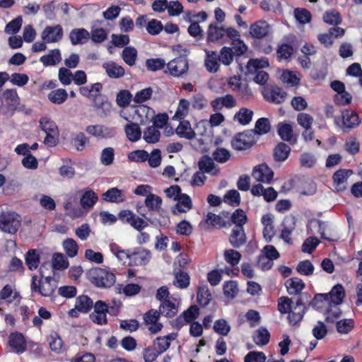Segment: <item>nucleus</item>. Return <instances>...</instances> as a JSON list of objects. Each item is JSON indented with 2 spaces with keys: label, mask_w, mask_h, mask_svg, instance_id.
Returning a JSON list of instances; mask_svg holds the SVG:
<instances>
[{
  "label": "nucleus",
  "mask_w": 362,
  "mask_h": 362,
  "mask_svg": "<svg viewBox=\"0 0 362 362\" xmlns=\"http://www.w3.org/2000/svg\"><path fill=\"white\" fill-rule=\"evenodd\" d=\"M237 36H240L238 30L233 27L224 28L217 23H210L206 32V41L208 42L226 43Z\"/></svg>",
  "instance_id": "f257e3e1"
},
{
  "label": "nucleus",
  "mask_w": 362,
  "mask_h": 362,
  "mask_svg": "<svg viewBox=\"0 0 362 362\" xmlns=\"http://www.w3.org/2000/svg\"><path fill=\"white\" fill-rule=\"evenodd\" d=\"M86 275L89 281L100 288H110L116 282V276L113 272L100 267L89 269Z\"/></svg>",
  "instance_id": "f03ea898"
},
{
  "label": "nucleus",
  "mask_w": 362,
  "mask_h": 362,
  "mask_svg": "<svg viewBox=\"0 0 362 362\" xmlns=\"http://www.w3.org/2000/svg\"><path fill=\"white\" fill-rule=\"evenodd\" d=\"M57 285L49 276L46 277L43 281H37L36 275L32 276L31 290L33 292L39 293L45 297H49L54 294Z\"/></svg>",
  "instance_id": "7ed1b4c3"
},
{
  "label": "nucleus",
  "mask_w": 362,
  "mask_h": 362,
  "mask_svg": "<svg viewBox=\"0 0 362 362\" xmlns=\"http://www.w3.org/2000/svg\"><path fill=\"white\" fill-rule=\"evenodd\" d=\"M21 224V216L15 212H3L0 215V228L10 234H15Z\"/></svg>",
  "instance_id": "20e7f679"
},
{
  "label": "nucleus",
  "mask_w": 362,
  "mask_h": 362,
  "mask_svg": "<svg viewBox=\"0 0 362 362\" xmlns=\"http://www.w3.org/2000/svg\"><path fill=\"white\" fill-rule=\"evenodd\" d=\"M256 143L253 130H248L236 134L231 141L233 148L237 151L246 150Z\"/></svg>",
  "instance_id": "39448f33"
},
{
  "label": "nucleus",
  "mask_w": 362,
  "mask_h": 362,
  "mask_svg": "<svg viewBox=\"0 0 362 362\" xmlns=\"http://www.w3.org/2000/svg\"><path fill=\"white\" fill-rule=\"evenodd\" d=\"M94 311L90 315L91 321L98 325H104L107 323V313H108V305L98 300L93 303Z\"/></svg>",
  "instance_id": "423d86ee"
},
{
  "label": "nucleus",
  "mask_w": 362,
  "mask_h": 362,
  "mask_svg": "<svg viewBox=\"0 0 362 362\" xmlns=\"http://www.w3.org/2000/svg\"><path fill=\"white\" fill-rule=\"evenodd\" d=\"M151 258V253L148 250L143 247H136L131 250L130 261L127 262L129 267L146 265Z\"/></svg>",
  "instance_id": "0eeeda50"
},
{
  "label": "nucleus",
  "mask_w": 362,
  "mask_h": 362,
  "mask_svg": "<svg viewBox=\"0 0 362 362\" xmlns=\"http://www.w3.org/2000/svg\"><path fill=\"white\" fill-rule=\"evenodd\" d=\"M169 74L174 77H180L189 69L188 60L185 57L180 56L167 64Z\"/></svg>",
  "instance_id": "6e6552de"
},
{
  "label": "nucleus",
  "mask_w": 362,
  "mask_h": 362,
  "mask_svg": "<svg viewBox=\"0 0 362 362\" xmlns=\"http://www.w3.org/2000/svg\"><path fill=\"white\" fill-rule=\"evenodd\" d=\"M8 345L12 351L21 354L27 349V342L24 335L18 332H11L8 336Z\"/></svg>",
  "instance_id": "1a4fd4ad"
},
{
  "label": "nucleus",
  "mask_w": 362,
  "mask_h": 362,
  "mask_svg": "<svg viewBox=\"0 0 362 362\" xmlns=\"http://www.w3.org/2000/svg\"><path fill=\"white\" fill-rule=\"evenodd\" d=\"M354 174L351 169L340 168L332 175L333 185L337 192H343L346 189L348 178Z\"/></svg>",
  "instance_id": "9d476101"
},
{
  "label": "nucleus",
  "mask_w": 362,
  "mask_h": 362,
  "mask_svg": "<svg viewBox=\"0 0 362 362\" xmlns=\"http://www.w3.org/2000/svg\"><path fill=\"white\" fill-rule=\"evenodd\" d=\"M252 175L258 182L269 184L273 180L274 172L266 163H262L253 168Z\"/></svg>",
  "instance_id": "9b49d317"
},
{
  "label": "nucleus",
  "mask_w": 362,
  "mask_h": 362,
  "mask_svg": "<svg viewBox=\"0 0 362 362\" xmlns=\"http://www.w3.org/2000/svg\"><path fill=\"white\" fill-rule=\"evenodd\" d=\"M361 119L358 115L354 110H346L342 112L343 132L346 133L357 127L361 124Z\"/></svg>",
  "instance_id": "f8f14e48"
},
{
  "label": "nucleus",
  "mask_w": 362,
  "mask_h": 362,
  "mask_svg": "<svg viewBox=\"0 0 362 362\" xmlns=\"http://www.w3.org/2000/svg\"><path fill=\"white\" fill-rule=\"evenodd\" d=\"M63 37L62 25L47 26L42 33V39L46 43L57 42Z\"/></svg>",
  "instance_id": "ddd939ff"
},
{
  "label": "nucleus",
  "mask_w": 362,
  "mask_h": 362,
  "mask_svg": "<svg viewBox=\"0 0 362 362\" xmlns=\"http://www.w3.org/2000/svg\"><path fill=\"white\" fill-rule=\"evenodd\" d=\"M269 30V24L266 21L259 20L251 24L250 33L253 38L262 39L268 35Z\"/></svg>",
  "instance_id": "4468645a"
},
{
  "label": "nucleus",
  "mask_w": 362,
  "mask_h": 362,
  "mask_svg": "<svg viewBox=\"0 0 362 362\" xmlns=\"http://www.w3.org/2000/svg\"><path fill=\"white\" fill-rule=\"evenodd\" d=\"M236 105L234 97L230 94H226L222 97H218L211 102V106L214 112L221 110L223 107L230 109Z\"/></svg>",
  "instance_id": "2eb2a0df"
},
{
  "label": "nucleus",
  "mask_w": 362,
  "mask_h": 362,
  "mask_svg": "<svg viewBox=\"0 0 362 362\" xmlns=\"http://www.w3.org/2000/svg\"><path fill=\"white\" fill-rule=\"evenodd\" d=\"M230 244L235 248H240L247 243V237L244 228H235L232 229L228 238Z\"/></svg>",
  "instance_id": "dca6fc26"
},
{
  "label": "nucleus",
  "mask_w": 362,
  "mask_h": 362,
  "mask_svg": "<svg viewBox=\"0 0 362 362\" xmlns=\"http://www.w3.org/2000/svg\"><path fill=\"white\" fill-rule=\"evenodd\" d=\"M252 67L254 68L256 71V74L254 77V81L257 84H265L269 79V74L264 71L257 70L260 67L259 61L257 59H249L247 64V68L249 71H252Z\"/></svg>",
  "instance_id": "f3484780"
},
{
  "label": "nucleus",
  "mask_w": 362,
  "mask_h": 362,
  "mask_svg": "<svg viewBox=\"0 0 362 362\" xmlns=\"http://www.w3.org/2000/svg\"><path fill=\"white\" fill-rule=\"evenodd\" d=\"M93 103V107L100 117H103L110 115L112 105L105 96L99 97Z\"/></svg>",
  "instance_id": "a211bd4d"
},
{
  "label": "nucleus",
  "mask_w": 362,
  "mask_h": 362,
  "mask_svg": "<svg viewBox=\"0 0 362 362\" xmlns=\"http://www.w3.org/2000/svg\"><path fill=\"white\" fill-rule=\"evenodd\" d=\"M175 201L177 203L172 210L175 215L178 213H186L192 209V199L187 194L182 193Z\"/></svg>",
  "instance_id": "6ab92c4d"
},
{
  "label": "nucleus",
  "mask_w": 362,
  "mask_h": 362,
  "mask_svg": "<svg viewBox=\"0 0 362 362\" xmlns=\"http://www.w3.org/2000/svg\"><path fill=\"white\" fill-rule=\"evenodd\" d=\"M179 303H176V300H165L160 303L159 311L161 315L168 318H172L178 313Z\"/></svg>",
  "instance_id": "aec40b11"
},
{
  "label": "nucleus",
  "mask_w": 362,
  "mask_h": 362,
  "mask_svg": "<svg viewBox=\"0 0 362 362\" xmlns=\"http://www.w3.org/2000/svg\"><path fill=\"white\" fill-rule=\"evenodd\" d=\"M180 124L175 129L176 134L180 138L192 140L196 136L195 132L192 129L188 120L180 119Z\"/></svg>",
  "instance_id": "412c9836"
},
{
  "label": "nucleus",
  "mask_w": 362,
  "mask_h": 362,
  "mask_svg": "<svg viewBox=\"0 0 362 362\" xmlns=\"http://www.w3.org/2000/svg\"><path fill=\"white\" fill-rule=\"evenodd\" d=\"M285 286L289 295L296 296L305 288V284L301 279L292 277L286 281Z\"/></svg>",
  "instance_id": "4be33fe9"
},
{
  "label": "nucleus",
  "mask_w": 362,
  "mask_h": 362,
  "mask_svg": "<svg viewBox=\"0 0 362 362\" xmlns=\"http://www.w3.org/2000/svg\"><path fill=\"white\" fill-rule=\"evenodd\" d=\"M90 38V34L85 28H74L69 33V39L73 45L85 44Z\"/></svg>",
  "instance_id": "5701e85b"
},
{
  "label": "nucleus",
  "mask_w": 362,
  "mask_h": 362,
  "mask_svg": "<svg viewBox=\"0 0 362 362\" xmlns=\"http://www.w3.org/2000/svg\"><path fill=\"white\" fill-rule=\"evenodd\" d=\"M102 199L107 202L121 203L125 201L126 197L122 190L112 187L102 194Z\"/></svg>",
  "instance_id": "b1692460"
},
{
  "label": "nucleus",
  "mask_w": 362,
  "mask_h": 362,
  "mask_svg": "<svg viewBox=\"0 0 362 362\" xmlns=\"http://www.w3.org/2000/svg\"><path fill=\"white\" fill-rule=\"evenodd\" d=\"M291 151V147L284 143L279 142L274 148L273 157L276 162H284L288 158Z\"/></svg>",
  "instance_id": "393cba45"
},
{
  "label": "nucleus",
  "mask_w": 362,
  "mask_h": 362,
  "mask_svg": "<svg viewBox=\"0 0 362 362\" xmlns=\"http://www.w3.org/2000/svg\"><path fill=\"white\" fill-rule=\"evenodd\" d=\"M205 66L208 71L212 74L216 73L220 68V59L216 52L206 51Z\"/></svg>",
  "instance_id": "a878e982"
},
{
  "label": "nucleus",
  "mask_w": 362,
  "mask_h": 362,
  "mask_svg": "<svg viewBox=\"0 0 362 362\" xmlns=\"http://www.w3.org/2000/svg\"><path fill=\"white\" fill-rule=\"evenodd\" d=\"M307 306L295 305L291 310L288 315V320L290 325L295 326L298 325L303 320L307 310Z\"/></svg>",
  "instance_id": "bb28decb"
},
{
  "label": "nucleus",
  "mask_w": 362,
  "mask_h": 362,
  "mask_svg": "<svg viewBox=\"0 0 362 362\" xmlns=\"http://www.w3.org/2000/svg\"><path fill=\"white\" fill-rule=\"evenodd\" d=\"M277 132L283 141L290 142L291 144L296 143V139L293 138V131L291 124L282 122L279 123Z\"/></svg>",
  "instance_id": "cd10ccee"
},
{
  "label": "nucleus",
  "mask_w": 362,
  "mask_h": 362,
  "mask_svg": "<svg viewBox=\"0 0 362 362\" xmlns=\"http://www.w3.org/2000/svg\"><path fill=\"white\" fill-rule=\"evenodd\" d=\"M264 98L275 104L282 103L286 97V93L279 87H274L269 91L264 94Z\"/></svg>",
  "instance_id": "c85d7f7f"
},
{
  "label": "nucleus",
  "mask_w": 362,
  "mask_h": 362,
  "mask_svg": "<svg viewBox=\"0 0 362 362\" xmlns=\"http://www.w3.org/2000/svg\"><path fill=\"white\" fill-rule=\"evenodd\" d=\"M89 143V138L82 132L73 133L71 134V144L77 151H83Z\"/></svg>",
  "instance_id": "c756f323"
},
{
  "label": "nucleus",
  "mask_w": 362,
  "mask_h": 362,
  "mask_svg": "<svg viewBox=\"0 0 362 362\" xmlns=\"http://www.w3.org/2000/svg\"><path fill=\"white\" fill-rule=\"evenodd\" d=\"M327 294L328 295L330 304L340 305L345 298V290L341 284H338L334 286L332 290Z\"/></svg>",
  "instance_id": "7c9ffc66"
},
{
  "label": "nucleus",
  "mask_w": 362,
  "mask_h": 362,
  "mask_svg": "<svg viewBox=\"0 0 362 362\" xmlns=\"http://www.w3.org/2000/svg\"><path fill=\"white\" fill-rule=\"evenodd\" d=\"M25 262L29 270L34 271L37 269L40 262V255L37 250H28L25 255Z\"/></svg>",
  "instance_id": "2f4dec72"
},
{
  "label": "nucleus",
  "mask_w": 362,
  "mask_h": 362,
  "mask_svg": "<svg viewBox=\"0 0 362 362\" xmlns=\"http://www.w3.org/2000/svg\"><path fill=\"white\" fill-rule=\"evenodd\" d=\"M75 305L81 313H89L93 306V300L87 295H81L76 298Z\"/></svg>",
  "instance_id": "473e14b6"
},
{
  "label": "nucleus",
  "mask_w": 362,
  "mask_h": 362,
  "mask_svg": "<svg viewBox=\"0 0 362 362\" xmlns=\"http://www.w3.org/2000/svg\"><path fill=\"white\" fill-rule=\"evenodd\" d=\"M47 341L52 351L57 354L63 351L64 342L58 332L52 331L47 337Z\"/></svg>",
  "instance_id": "72a5a7b5"
},
{
  "label": "nucleus",
  "mask_w": 362,
  "mask_h": 362,
  "mask_svg": "<svg viewBox=\"0 0 362 362\" xmlns=\"http://www.w3.org/2000/svg\"><path fill=\"white\" fill-rule=\"evenodd\" d=\"M124 132L127 139L132 142L139 141L141 136V130L137 123L130 122L125 125Z\"/></svg>",
  "instance_id": "f704fd0d"
},
{
  "label": "nucleus",
  "mask_w": 362,
  "mask_h": 362,
  "mask_svg": "<svg viewBox=\"0 0 362 362\" xmlns=\"http://www.w3.org/2000/svg\"><path fill=\"white\" fill-rule=\"evenodd\" d=\"M116 289L117 293H124L127 296H134L138 294L141 289V286L138 284H127L124 286L122 284H117L116 285Z\"/></svg>",
  "instance_id": "c9c22d12"
},
{
  "label": "nucleus",
  "mask_w": 362,
  "mask_h": 362,
  "mask_svg": "<svg viewBox=\"0 0 362 362\" xmlns=\"http://www.w3.org/2000/svg\"><path fill=\"white\" fill-rule=\"evenodd\" d=\"M62 59L60 50L59 49H52L48 54L40 57V61L45 66H54Z\"/></svg>",
  "instance_id": "e433bc0d"
},
{
  "label": "nucleus",
  "mask_w": 362,
  "mask_h": 362,
  "mask_svg": "<svg viewBox=\"0 0 362 362\" xmlns=\"http://www.w3.org/2000/svg\"><path fill=\"white\" fill-rule=\"evenodd\" d=\"M107 76L111 78H119L122 77L125 71L124 69L115 62L106 63L103 65Z\"/></svg>",
  "instance_id": "4c0bfd02"
},
{
  "label": "nucleus",
  "mask_w": 362,
  "mask_h": 362,
  "mask_svg": "<svg viewBox=\"0 0 362 362\" xmlns=\"http://www.w3.org/2000/svg\"><path fill=\"white\" fill-rule=\"evenodd\" d=\"M208 228H221L226 226V221L219 215L209 212L204 220Z\"/></svg>",
  "instance_id": "58836bf2"
},
{
  "label": "nucleus",
  "mask_w": 362,
  "mask_h": 362,
  "mask_svg": "<svg viewBox=\"0 0 362 362\" xmlns=\"http://www.w3.org/2000/svg\"><path fill=\"white\" fill-rule=\"evenodd\" d=\"M329 299L326 293H317L310 302L311 307L316 310H322L329 305Z\"/></svg>",
  "instance_id": "ea45409f"
},
{
  "label": "nucleus",
  "mask_w": 362,
  "mask_h": 362,
  "mask_svg": "<svg viewBox=\"0 0 362 362\" xmlns=\"http://www.w3.org/2000/svg\"><path fill=\"white\" fill-rule=\"evenodd\" d=\"M145 205L151 211H158L161 209L162 199L154 194H149L145 199Z\"/></svg>",
  "instance_id": "a19ab883"
},
{
  "label": "nucleus",
  "mask_w": 362,
  "mask_h": 362,
  "mask_svg": "<svg viewBox=\"0 0 362 362\" xmlns=\"http://www.w3.org/2000/svg\"><path fill=\"white\" fill-rule=\"evenodd\" d=\"M211 294L206 286L199 287L197 293V300L201 307H206L209 305Z\"/></svg>",
  "instance_id": "79ce46f5"
},
{
  "label": "nucleus",
  "mask_w": 362,
  "mask_h": 362,
  "mask_svg": "<svg viewBox=\"0 0 362 362\" xmlns=\"http://www.w3.org/2000/svg\"><path fill=\"white\" fill-rule=\"evenodd\" d=\"M47 98L52 103L60 105L66 100L68 94L65 89L58 88L57 90H52L48 94Z\"/></svg>",
  "instance_id": "37998d69"
},
{
  "label": "nucleus",
  "mask_w": 362,
  "mask_h": 362,
  "mask_svg": "<svg viewBox=\"0 0 362 362\" xmlns=\"http://www.w3.org/2000/svg\"><path fill=\"white\" fill-rule=\"evenodd\" d=\"M230 221L235 228H244L243 226L247 223V217L243 209H238L232 214Z\"/></svg>",
  "instance_id": "c03bdc74"
},
{
  "label": "nucleus",
  "mask_w": 362,
  "mask_h": 362,
  "mask_svg": "<svg viewBox=\"0 0 362 362\" xmlns=\"http://www.w3.org/2000/svg\"><path fill=\"white\" fill-rule=\"evenodd\" d=\"M293 47L288 43H282L278 46L276 57L279 61L288 59L293 54Z\"/></svg>",
  "instance_id": "a18cd8bd"
},
{
  "label": "nucleus",
  "mask_w": 362,
  "mask_h": 362,
  "mask_svg": "<svg viewBox=\"0 0 362 362\" xmlns=\"http://www.w3.org/2000/svg\"><path fill=\"white\" fill-rule=\"evenodd\" d=\"M122 59L129 66H133L137 58V50L134 47H126L122 51Z\"/></svg>",
  "instance_id": "49530a36"
},
{
  "label": "nucleus",
  "mask_w": 362,
  "mask_h": 362,
  "mask_svg": "<svg viewBox=\"0 0 362 362\" xmlns=\"http://www.w3.org/2000/svg\"><path fill=\"white\" fill-rule=\"evenodd\" d=\"M232 41V51H233L234 55L236 57H240L243 55L247 50V46L240 38V36H237L233 37V39H230Z\"/></svg>",
  "instance_id": "de8ad7c7"
},
{
  "label": "nucleus",
  "mask_w": 362,
  "mask_h": 362,
  "mask_svg": "<svg viewBox=\"0 0 362 362\" xmlns=\"http://www.w3.org/2000/svg\"><path fill=\"white\" fill-rule=\"evenodd\" d=\"M323 21L329 25L337 26L341 23V16L339 11L332 9L324 13Z\"/></svg>",
  "instance_id": "09e8293b"
},
{
  "label": "nucleus",
  "mask_w": 362,
  "mask_h": 362,
  "mask_svg": "<svg viewBox=\"0 0 362 362\" xmlns=\"http://www.w3.org/2000/svg\"><path fill=\"white\" fill-rule=\"evenodd\" d=\"M98 199L97 194L93 190H87L81 196V204L84 209L90 208L96 203Z\"/></svg>",
  "instance_id": "8fccbe9b"
},
{
  "label": "nucleus",
  "mask_w": 362,
  "mask_h": 362,
  "mask_svg": "<svg viewBox=\"0 0 362 362\" xmlns=\"http://www.w3.org/2000/svg\"><path fill=\"white\" fill-rule=\"evenodd\" d=\"M160 137V132L155 127H148L144 132V139L148 144L157 143Z\"/></svg>",
  "instance_id": "3c124183"
},
{
  "label": "nucleus",
  "mask_w": 362,
  "mask_h": 362,
  "mask_svg": "<svg viewBox=\"0 0 362 362\" xmlns=\"http://www.w3.org/2000/svg\"><path fill=\"white\" fill-rule=\"evenodd\" d=\"M271 129L270 122L268 118L261 117L255 123L254 134L262 135L269 132Z\"/></svg>",
  "instance_id": "603ef678"
},
{
  "label": "nucleus",
  "mask_w": 362,
  "mask_h": 362,
  "mask_svg": "<svg viewBox=\"0 0 362 362\" xmlns=\"http://www.w3.org/2000/svg\"><path fill=\"white\" fill-rule=\"evenodd\" d=\"M270 334L269 331L264 327H260L256 332V335L254 337V341L257 345L264 346L269 341Z\"/></svg>",
  "instance_id": "864d4df0"
},
{
  "label": "nucleus",
  "mask_w": 362,
  "mask_h": 362,
  "mask_svg": "<svg viewBox=\"0 0 362 362\" xmlns=\"http://www.w3.org/2000/svg\"><path fill=\"white\" fill-rule=\"evenodd\" d=\"M278 310L281 314H289L293 308V300L288 296H281L277 300Z\"/></svg>",
  "instance_id": "5fc2aeb1"
},
{
  "label": "nucleus",
  "mask_w": 362,
  "mask_h": 362,
  "mask_svg": "<svg viewBox=\"0 0 362 362\" xmlns=\"http://www.w3.org/2000/svg\"><path fill=\"white\" fill-rule=\"evenodd\" d=\"M63 247L69 257H74L77 255L78 246L77 243L72 238H66L63 242Z\"/></svg>",
  "instance_id": "6e6d98bb"
},
{
  "label": "nucleus",
  "mask_w": 362,
  "mask_h": 362,
  "mask_svg": "<svg viewBox=\"0 0 362 362\" xmlns=\"http://www.w3.org/2000/svg\"><path fill=\"white\" fill-rule=\"evenodd\" d=\"M234 56L232 48L229 47H223L220 51L218 57L221 63L225 66H229L233 62Z\"/></svg>",
  "instance_id": "4d7b16f0"
},
{
  "label": "nucleus",
  "mask_w": 362,
  "mask_h": 362,
  "mask_svg": "<svg viewBox=\"0 0 362 362\" xmlns=\"http://www.w3.org/2000/svg\"><path fill=\"white\" fill-rule=\"evenodd\" d=\"M189 102L187 99H181L174 115L178 119H183L189 113Z\"/></svg>",
  "instance_id": "13d9d810"
},
{
  "label": "nucleus",
  "mask_w": 362,
  "mask_h": 362,
  "mask_svg": "<svg viewBox=\"0 0 362 362\" xmlns=\"http://www.w3.org/2000/svg\"><path fill=\"white\" fill-rule=\"evenodd\" d=\"M39 122L40 129L45 133L54 132L55 134L57 133L58 127L56 123L49 118L47 117H42Z\"/></svg>",
  "instance_id": "bf43d9fd"
},
{
  "label": "nucleus",
  "mask_w": 362,
  "mask_h": 362,
  "mask_svg": "<svg viewBox=\"0 0 362 362\" xmlns=\"http://www.w3.org/2000/svg\"><path fill=\"white\" fill-rule=\"evenodd\" d=\"M198 165L200 171L204 173H210L215 168L214 160L208 156L202 157Z\"/></svg>",
  "instance_id": "052dcab7"
},
{
  "label": "nucleus",
  "mask_w": 362,
  "mask_h": 362,
  "mask_svg": "<svg viewBox=\"0 0 362 362\" xmlns=\"http://www.w3.org/2000/svg\"><path fill=\"white\" fill-rule=\"evenodd\" d=\"M213 329L217 334L226 336L230 331V326L224 319H219L215 321Z\"/></svg>",
  "instance_id": "680f3d73"
},
{
  "label": "nucleus",
  "mask_w": 362,
  "mask_h": 362,
  "mask_svg": "<svg viewBox=\"0 0 362 362\" xmlns=\"http://www.w3.org/2000/svg\"><path fill=\"white\" fill-rule=\"evenodd\" d=\"M241 254L235 250L230 249L224 252L225 260L232 267L236 266L240 261Z\"/></svg>",
  "instance_id": "e2e57ef3"
},
{
  "label": "nucleus",
  "mask_w": 362,
  "mask_h": 362,
  "mask_svg": "<svg viewBox=\"0 0 362 362\" xmlns=\"http://www.w3.org/2000/svg\"><path fill=\"white\" fill-rule=\"evenodd\" d=\"M115 159V150L112 147H107L102 150L100 163L104 165H110Z\"/></svg>",
  "instance_id": "0e129e2a"
},
{
  "label": "nucleus",
  "mask_w": 362,
  "mask_h": 362,
  "mask_svg": "<svg viewBox=\"0 0 362 362\" xmlns=\"http://www.w3.org/2000/svg\"><path fill=\"white\" fill-rule=\"evenodd\" d=\"M354 327V321L352 319L339 320L336 324V328L339 333L348 334Z\"/></svg>",
  "instance_id": "69168bd1"
},
{
  "label": "nucleus",
  "mask_w": 362,
  "mask_h": 362,
  "mask_svg": "<svg viewBox=\"0 0 362 362\" xmlns=\"http://www.w3.org/2000/svg\"><path fill=\"white\" fill-rule=\"evenodd\" d=\"M296 19L301 24H305L311 21L312 15L306 8H297L294 10Z\"/></svg>",
  "instance_id": "338daca9"
},
{
  "label": "nucleus",
  "mask_w": 362,
  "mask_h": 362,
  "mask_svg": "<svg viewBox=\"0 0 362 362\" xmlns=\"http://www.w3.org/2000/svg\"><path fill=\"white\" fill-rule=\"evenodd\" d=\"M253 112L247 108L242 107L239 112L235 115V117L240 124L242 125H246L249 124L252 118Z\"/></svg>",
  "instance_id": "774afa93"
}]
</instances>
